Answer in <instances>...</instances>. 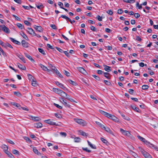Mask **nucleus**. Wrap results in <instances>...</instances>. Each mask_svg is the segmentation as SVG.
Masks as SVG:
<instances>
[{"label": "nucleus", "mask_w": 158, "mask_h": 158, "mask_svg": "<svg viewBox=\"0 0 158 158\" xmlns=\"http://www.w3.org/2000/svg\"><path fill=\"white\" fill-rule=\"evenodd\" d=\"M60 101L64 105V106L68 107H70V105L68 104L63 98H60Z\"/></svg>", "instance_id": "nucleus-8"}, {"label": "nucleus", "mask_w": 158, "mask_h": 158, "mask_svg": "<svg viewBox=\"0 0 158 158\" xmlns=\"http://www.w3.org/2000/svg\"><path fill=\"white\" fill-rule=\"evenodd\" d=\"M88 145L92 148L94 149H96V147L95 145H93L89 141H87Z\"/></svg>", "instance_id": "nucleus-22"}, {"label": "nucleus", "mask_w": 158, "mask_h": 158, "mask_svg": "<svg viewBox=\"0 0 158 158\" xmlns=\"http://www.w3.org/2000/svg\"><path fill=\"white\" fill-rule=\"evenodd\" d=\"M96 123L100 127H101L102 129H103L104 128V127L105 126L104 125H102V124L96 121Z\"/></svg>", "instance_id": "nucleus-31"}, {"label": "nucleus", "mask_w": 158, "mask_h": 158, "mask_svg": "<svg viewBox=\"0 0 158 158\" xmlns=\"http://www.w3.org/2000/svg\"><path fill=\"white\" fill-rule=\"evenodd\" d=\"M128 92L131 94H133L134 93V90L132 89H129Z\"/></svg>", "instance_id": "nucleus-50"}, {"label": "nucleus", "mask_w": 158, "mask_h": 158, "mask_svg": "<svg viewBox=\"0 0 158 158\" xmlns=\"http://www.w3.org/2000/svg\"><path fill=\"white\" fill-rule=\"evenodd\" d=\"M131 107L135 111H136L137 112H139V109L136 107L135 106H131Z\"/></svg>", "instance_id": "nucleus-30"}, {"label": "nucleus", "mask_w": 158, "mask_h": 158, "mask_svg": "<svg viewBox=\"0 0 158 158\" xmlns=\"http://www.w3.org/2000/svg\"><path fill=\"white\" fill-rule=\"evenodd\" d=\"M79 132L81 135L83 136H88V134L82 131H80Z\"/></svg>", "instance_id": "nucleus-24"}, {"label": "nucleus", "mask_w": 158, "mask_h": 158, "mask_svg": "<svg viewBox=\"0 0 158 158\" xmlns=\"http://www.w3.org/2000/svg\"><path fill=\"white\" fill-rule=\"evenodd\" d=\"M54 105L55 106H56V107L57 108L60 109H62V107L61 106L59 105L58 104H56L55 103H54Z\"/></svg>", "instance_id": "nucleus-51"}, {"label": "nucleus", "mask_w": 158, "mask_h": 158, "mask_svg": "<svg viewBox=\"0 0 158 158\" xmlns=\"http://www.w3.org/2000/svg\"><path fill=\"white\" fill-rule=\"evenodd\" d=\"M143 155L145 158H150L152 157L151 155L146 152Z\"/></svg>", "instance_id": "nucleus-20"}, {"label": "nucleus", "mask_w": 158, "mask_h": 158, "mask_svg": "<svg viewBox=\"0 0 158 158\" xmlns=\"http://www.w3.org/2000/svg\"><path fill=\"white\" fill-rule=\"evenodd\" d=\"M34 126L37 128H40L42 127L43 125L41 123H34Z\"/></svg>", "instance_id": "nucleus-17"}, {"label": "nucleus", "mask_w": 158, "mask_h": 158, "mask_svg": "<svg viewBox=\"0 0 158 158\" xmlns=\"http://www.w3.org/2000/svg\"><path fill=\"white\" fill-rule=\"evenodd\" d=\"M32 119L35 121H39L40 120L39 117H33L32 116Z\"/></svg>", "instance_id": "nucleus-34"}, {"label": "nucleus", "mask_w": 158, "mask_h": 158, "mask_svg": "<svg viewBox=\"0 0 158 158\" xmlns=\"http://www.w3.org/2000/svg\"><path fill=\"white\" fill-rule=\"evenodd\" d=\"M52 120V121L50 119H48L45 120L44 121L45 123L48 124L52 125L58 126V124L56 123L55 122H53Z\"/></svg>", "instance_id": "nucleus-5"}, {"label": "nucleus", "mask_w": 158, "mask_h": 158, "mask_svg": "<svg viewBox=\"0 0 158 158\" xmlns=\"http://www.w3.org/2000/svg\"><path fill=\"white\" fill-rule=\"evenodd\" d=\"M50 65L51 66V68H52V70H53L54 71V72H55L56 71V69H56V67L52 65L51 64H50Z\"/></svg>", "instance_id": "nucleus-61"}, {"label": "nucleus", "mask_w": 158, "mask_h": 158, "mask_svg": "<svg viewBox=\"0 0 158 158\" xmlns=\"http://www.w3.org/2000/svg\"><path fill=\"white\" fill-rule=\"evenodd\" d=\"M90 29L92 30L93 31H96V29L95 28V27L93 26H91L90 27Z\"/></svg>", "instance_id": "nucleus-63"}, {"label": "nucleus", "mask_w": 158, "mask_h": 158, "mask_svg": "<svg viewBox=\"0 0 158 158\" xmlns=\"http://www.w3.org/2000/svg\"><path fill=\"white\" fill-rule=\"evenodd\" d=\"M82 149L83 151H86L88 152H91V150L88 149L87 148H82Z\"/></svg>", "instance_id": "nucleus-49"}, {"label": "nucleus", "mask_w": 158, "mask_h": 158, "mask_svg": "<svg viewBox=\"0 0 158 158\" xmlns=\"http://www.w3.org/2000/svg\"><path fill=\"white\" fill-rule=\"evenodd\" d=\"M99 111L102 114L106 116V115H107L108 113L107 112H106L104 111H103L101 110H99Z\"/></svg>", "instance_id": "nucleus-26"}, {"label": "nucleus", "mask_w": 158, "mask_h": 158, "mask_svg": "<svg viewBox=\"0 0 158 158\" xmlns=\"http://www.w3.org/2000/svg\"><path fill=\"white\" fill-rule=\"evenodd\" d=\"M36 7L39 9H41V8H43L44 6H43V4L41 3H40L39 4V5H36Z\"/></svg>", "instance_id": "nucleus-38"}, {"label": "nucleus", "mask_w": 158, "mask_h": 158, "mask_svg": "<svg viewBox=\"0 0 158 158\" xmlns=\"http://www.w3.org/2000/svg\"><path fill=\"white\" fill-rule=\"evenodd\" d=\"M60 17H62L63 18L65 19L68 20L69 19L70 20V19H69L68 17H67V16H66V15H61Z\"/></svg>", "instance_id": "nucleus-46"}, {"label": "nucleus", "mask_w": 158, "mask_h": 158, "mask_svg": "<svg viewBox=\"0 0 158 158\" xmlns=\"http://www.w3.org/2000/svg\"><path fill=\"white\" fill-rule=\"evenodd\" d=\"M104 69L105 71L107 72H109L111 71L110 69L111 68L110 66L106 65H104Z\"/></svg>", "instance_id": "nucleus-18"}, {"label": "nucleus", "mask_w": 158, "mask_h": 158, "mask_svg": "<svg viewBox=\"0 0 158 158\" xmlns=\"http://www.w3.org/2000/svg\"><path fill=\"white\" fill-rule=\"evenodd\" d=\"M58 5L60 6V7L61 8H62V9L63 8V4L62 3L60 2H59L58 3Z\"/></svg>", "instance_id": "nucleus-54"}, {"label": "nucleus", "mask_w": 158, "mask_h": 158, "mask_svg": "<svg viewBox=\"0 0 158 158\" xmlns=\"http://www.w3.org/2000/svg\"><path fill=\"white\" fill-rule=\"evenodd\" d=\"M109 73L108 72H105L104 73V76L105 77L107 78L108 79H110V77L108 75H109Z\"/></svg>", "instance_id": "nucleus-39"}, {"label": "nucleus", "mask_w": 158, "mask_h": 158, "mask_svg": "<svg viewBox=\"0 0 158 158\" xmlns=\"http://www.w3.org/2000/svg\"><path fill=\"white\" fill-rule=\"evenodd\" d=\"M77 69L80 72L83 74H85L86 73V71L82 67H77Z\"/></svg>", "instance_id": "nucleus-10"}, {"label": "nucleus", "mask_w": 158, "mask_h": 158, "mask_svg": "<svg viewBox=\"0 0 158 158\" xmlns=\"http://www.w3.org/2000/svg\"><path fill=\"white\" fill-rule=\"evenodd\" d=\"M106 117L114 121H117V118L116 117L108 113Z\"/></svg>", "instance_id": "nucleus-6"}, {"label": "nucleus", "mask_w": 158, "mask_h": 158, "mask_svg": "<svg viewBox=\"0 0 158 158\" xmlns=\"http://www.w3.org/2000/svg\"><path fill=\"white\" fill-rule=\"evenodd\" d=\"M17 65L19 68L20 69L23 70H25L26 69V67L24 65H22L21 64H20L19 63H17Z\"/></svg>", "instance_id": "nucleus-13"}, {"label": "nucleus", "mask_w": 158, "mask_h": 158, "mask_svg": "<svg viewBox=\"0 0 158 158\" xmlns=\"http://www.w3.org/2000/svg\"><path fill=\"white\" fill-rule=\"evenodd\" d=\"M34 27L36 30L39 32H41L43 31L42 28L40 26L34 25Z\"/></svg>", "instance_id": "nucleus-12"}, {"label": "nucleus", "mask_w": 158, "mask_h": 158, "mask_svg": "<svg viewBox=\"0 0 158 158\" xmlns=\"http://www.w3.org/2000/svg\"><path fill=\"white\" fill-rule=\"evenodd\" d=\"M124 2L130 3H134L135 2V0H123Z\"/></svg>", "instance_id": "nucleus-29"}, {"label": "nucleus", "mask_w": 158, "mask_h": 158, "mask_svg": "<svg viewBox=\"0 0 158 158\" xmlns=\"http://www.w3.org/2000/svg\"><path fill=\"white\" fill-rule=\"evenodd\" d=\"M33 152L39 156H41V153L40 152H39L37 149L36 148H34L33 149Z\"/></svg>", "instance_id": "nucleus-16"}, {"label": "nucleus", "mask_w": 158, "mask_h": 158, "mask_svg": "<svg viewBox=\"0 0 158 158\" xmlns=\"http://www.w3.org/2000/svg\"><path fill=\"white\" fill-rule=\"evenodd\" d=\"M24 54L25 56L29 60H30L32 62L34 63L35 62V60L30 55L27 53H25Z\"/></svg>", "instance_id": "nucleus-11"}, {"label": "nucleus", "mask_w": 158, "mask_h": 158, "mask_svg": "<svg viewBox=\"0 0 158 158\" xmlns=\"http://www.w3.org/2000/svg\"><path fill=\"white\" fill-rule=\"evenodd\" d=\"M27 31L29 34L32 35L33 36V35H35V33L34 32L32 28L30 27H28L27 28Z\"/></svg>", "instance_id": "nucleus-7"}, {"label": "nucleus", "mask_w": 158, "mask_h": 158, "mask_svg": "<svg viewBox=\"0 0 158 158\" xmlns=\"http://www.w3.org/2000/svg\"><path fill=\"white\" fill-rule=\"evenodd\" d=\"M100 139L104 143L106 144L107 143V141L103 138H101Z\"/></svg>", "instance_id": "nucleus-56"}, {"label": "nucleus", "mask_w": 158, "mask_h": 158, "mask_svg": "<svg viewBox=\"0 0 158 158\" xmlns=\"http://www.w3.org/2000/svg\"><path fill=\"white\" fill-rule=\"evenodd\" d=\"M148 88V86L147 85H142V89L143 90L147 89Z\"/></svg>", "instance_id": "nucleus-42"}, {"label": "nucleus", "mask_w": 158, "mask_h": 158, "mask_svg": "<svg viewBox=\"0 0 158 158\" xmlns=\"http://www.w3.org/2000/svg\"><path fill=\"white\" fill-rule=\"evenodd\" d=\"M24 23L25 25H27V26H29L31 24V23L28 21L27 20H25L24 21Z\"/></svg>", "instance_id": "nucleus-60"}, {"label": "nucleus", "mask_w": 158, "mask_h": 158, "mask_svg": "<svg viewBox=\"0 0 158 158\" xmlns=\"http://www.w3.org/2000/svg\"><path fill=\"white\" fill-rule=\"evenodd\" d=\"M66 99L69 100L71 102H77L75 101L72 98H70L69 97V95L67 96H66L64 97Z\"/></svg>", "instance_id": "nucleus-36"}, {"label": "nucleus", "mask_w": 158, "mask_h": 158, "mask_svg": "<svg viewBox=\"0 0 158 158\" xmlns=\"http://www.w3.org/2000/svg\"><path fill=\"white\" fill-rule=\"evenodd\" d=\"M96 19L99 21H101L102 20V17H101L100 15H98L96 17Z\"/></svg>", "instance_id": "nucleus-52"}, {"label": "nucleus", "mask_w": 158, "mask_h": 158, "mask_svg": "<svg viewBox=\"0 0 158 158\" xmlns=\"http://www.w3.org/2000/svg\"><path fill=\"white\" fill-rule=\"evenodd\" d=\"M40 67L43 69L45 71H47L48 72H49L50 70L48 69V68L45 66L44 65L41 64H40L39 65Z\"/></svg>", "instance_id": "nucleus-14"}, {"label": "nucleus", "mask_w": 158, "mask_h": 158, "mask_svg": "<svg viewBox=\"0 0 158 158\" xmlns=\"http://www.w3.org/2000/svg\"><path fill=\"white\" fill-rule=\"evenodd\" d=\"M55 73H56V74L60 78H62L63 77V76L60 73L57 69H56Z\"/></svg>", "instance_id": "nucleus-23"}, {"label": "nucleus", "mask_w": 158, "mask_h": 158, "mask_svg": "<svg viewBox=\"0 0 158 158\" xmlns=\"http://www.w3.org/2000/svg\"><path fill=\"white\" fill-rule=\"evenodd\" d=\"M12 152L14 154L18 155H19V152L16 150L13 149L12 150Z\"/></svg>", "instance_id": "nucleus-40"}, {"label": "nucleus", "mask_w": 158, "mask_h": 158, "mask_svg": "<svg viewBox=\"0 0 158 158\" xmlns=\"http://www.w3.org/2000/svg\"><path fill=\"white\" fill-rule=\"evenodd\" d=\"M38 49L39 51L43 55H45V53L44 51L42 49L39 48Z\"/></svg>", "instance_id": "nucleus-41"}, {"label": "nucleus", "mask_w": 158, "mask_h": 158, "mask_svg": "<svg viewBox=\"0 0 158 158\" xmlns=\"http://www.w3.org/2000/svg\"><path fill=\"white\" fill-rule=\"evenodd\" d=\"M92 76L94 78H95L96 80H98V81H100V78L98 77V76H96L95 75H92Z\"/></svg>", "instance_id": "nucleus-53"}, {"label": "nucleus", "mask_w": 158, "mask_h": 158, "mask_svg": "<svg viewBox=\"0 0 158 158\" xmlns=\"http://www.w3.org/2000/svg\"><path fill=\"white\" fill-rule=\"evenodd\" d=\"M103 129L105 130L106 132L112 134V131L110 130V129L108 127H104L103 128Z\"/></svg>", "instance_id": "nucleus-19"}, {"label": "nucleus", "mask_w": 158, "mask_h": 158, "mask_svg": "<svg viewBox=\"0 0 158 158\" xmlns=\"http://www.w3.org/2000/svg\"><path fill=\"white\" fill-rule=\"evenodd\" d=\"M123 118L126 120L129 121L130 120V118L127 116H126L124 115L123 114H121Z\"/></svg>", "instance_id": "nucleus-43"}, {"label": "nucleus", "mask_w": 158, "mask_h": 158, "mask_svg": "<svg viewBox=\"0 0 158 158\" xmlns=\"http://www.w3.org/2000/svg\"><path fill=\"white\" fill-rule=\"evenodd\" d=\"M106 12L110 15H111L113 14V12L111 10H107Z\"/></svg>", "instance_id": "nucleus-62"}, {"label": "nucleus", "mask_w": 158, "mask_h": 158, "mask_svg": "<svg viewBox=\"0 0 158 158\" xmlns=\"http://www.w3.org/2000/svg\"><path fill=\"white\" fill-rule=\"evenodd\" d=\"M123 12L122 9H119L117 11V13L118 14H121Z\"/></svg>", "instance_id": "nucleus-55"}, {"label": "nucleus", "mask_w": 158, "mask_h": 158, "mask_svg": "<svg viewBox=\"0 0 158 158\" xmlns=\"http://www.w3.org/2000/svg\"><path fill=\"white\" fill-rule=\"evenodd\" d=\"M53 91L62 97H65V96H68V94L65 92L58 89L53 88Z\"/></svg>", "instance_id": "nucleus-1"}, {"label": "nucleus", "mask_w": 158, "mask_h": 158, "mask_svg": "<svg viewBox=\"0 0 158 158\" xmlns=\"http://www.w3.org/2000/svg\"><path fill=\"white\" fill-rule=\"evenodd\" d=\"M4 45H5V46H3V47L5 48H6L7 47H8L11 48H13L11 45L8 43H5Z\"/></svg>", "instance_id": "nucleus-27"}, {"label": "nucleus", "mask_w": 158, "mask_h": 158, "mask_svg": "<svg viewBox=\"0 0 158 158\" xmlns=\"http://www.w3.org/2000/svg\"><path fill=\"white\" fill-rule=\"evenodd\" d=\"M140 15L138 13H135L134 14V16L136 18H138L140 17Z\"/></svg>", "instance_id": "nucleus-64"}, {"label": "nucleus", "mask_w": 158, "mask_h": 158, "mask_svg": "<svg viewBox=\"0 0 158 158\" xmlns=\"http://www.w3.org/2000/svg\"><path fill=\"white\" fill-rule=\"evenodd\" d=\"M21 35L23 37L25 40H29V39L27 36L23 32L22 34Z\"/></svg>", "instance_id": "nucleus-35"}, {"label": "nucleus", "mask_w": 158, "mask_h": 158, "mask_svg": "<svg viewBox=\"0 0 158 158\" xmlns=\"http://www.w3.org/2000/svg\"><path fill=\"white\" fill-rule=\"evenodd\" d=\"M73 120L75 122L82 126H85L87 124L86 123L83 119L74 118Z\"/></svg>", "instance_id": "nucleus-2"}, {"label": "nucleus", "mask_w": 158, "mask_h": 158, "mask_svg": "<svg viewBox=\"0 0 158 158\" xmlns=\"http://www.w3.org/2000/svg\"><path fill=\"white\" fill-rule=\"evenodd\" d=\"M22 44L23 46L25 48H28L29 46V43L26 42L25 40H23L22 41Z\"/></svg>", "instance_id": "nucleus-9"}, {"label": "nucleus", "mask_w": 158, "mask_h": 158, "mask_svg": "<svg viewBox=\"0 0 158 158\" xmlns=\"http://www.w3.org/2000/svg\"><path fill=\"white\" fill-rule=\"evenodd\" d=\"M32 81L31 82V85L34 86H36L37 85V84L36 83V81H34L33 79H32Z\"/></svg>", "instance_id": "nucleus-33"}, {"label": "nucleus", "mask_w": 158, "mask_h": 158, "mask_svg": "<svg viewBox=\"0 0 158 158\" xmlns=\"http://www.w3.org/2000/svg\"><path fill=\"white\" fill-rule=\"evenodd\" d=\"M69 82L72 85H75L76 84L75 82L71 80H69Z\"/></svg>", "instance_id": "nucleus-59"}, {"label": "nucleus", "mask_w": 158, "mask_h": 158, "mask_svg": "<svg viewBox=\"0 0 158 158\" xmlns=\"http://www.w3.org/2000/svg\"><path fill=\"white\" fill-rule=\"evenodd\" d=\"M19 28H21V29H23V28L24 26H23L22 24L21 23H17L16 25Z\"/></svg>", "instance_id": "nucleus-48"}, {"label": "nucleus", "mask_w": 158, "mask_h": 158, "mask_svg": "<svg viewBox=\"0 0 158 158\" xmlns=\"http://www.w3.org/2000/svg\"><path fill=\"white\" fill-rule=\"evenodd\" d=\"M2 148L3 149L5 152L8 150V148L6 145L4 144L2 145Z\"/></svg>", "instance_id": "nucleus-28"}, {"label": "nucleus", "mask_w": 158, "mask_h": 158, "mask_svg": "<svg viewBox=\"0 0 158 158\" xmlns=\"http://www.w3.org/2000/svg\"><path fill=\"white\" fill-rule=\"evenodd\" d=\"M55 83L57 85L59 86L60 88L64 90L65 91L67 90V88L63 84L60 83L58 81H56L55 82Z\"/></svg>", "instance_id": "nucleus-3"}, {"label": "nucleus", "mask_w": 158, "mask_h": 158, "mask_svg": "<svg viewBox=\"0 0 158 158\" xmlns=\"http://www.w3.org/2000/svg\"><path fill=\"white\" fill-rule=\"evenodd\" d=\"M11 104L13 105L14 106H15L16 107H20V105L19 104H18L16 103H15V102H12L11 103Z\"/></svg>", "instance_id": "nucleus-44"}, {"label": "nucleus", "mask_w": 158, "mask_h": 158, "mask_svg": "<svg viewBox=\"0 0 158 158\" xmlns=\"http://www.w3.org/2000/svg\"><path fill=\"white\" fill-rule=\"evenodd\" d=\"M136 6L137 7H138V9H141L142 8V5L140 4L139 5L138 2H137L136 4Z\"/></svg>", "instance_id": "nucleus-45"}, {"label": "nucleus", "mask_w": 158, "mask_h": 158, "mask_svg": "<svg viewBox=\"0 0 158 158\" xmlns=\"http://www.w3.org/2000/svg\"><path fill=\"white\" fill-rule=\"evenodd\" d=\"M138 138L141 141L143 142H147V140L143 138L140 136H138Z\"/></svg>", "instance_id": "nucleus-32"}, {"label": "nucleus", "mask_w": 158, "mask_h": 158, "mask_svg": "<svg viewBox=\"0 0 158 158\" xmlns=\"http://www.w3.org/2000/svg\"><path fill=\"white\" fill-rule=\"evenodd\" d=\"M104 82L106 85H110L111 84L110 82L107 80H104Z\"/></svg>", "instance_id": "nucleus-57"}, {"label": "nucleus", "mask_w": 158, "mask_h": 158, "mask_svg": "<svg viewBox=\"0 0 158 158\" xmlns=\"http://www.w3.org/2000/svg\"><path fill=\"white\" fill-rule=\"evenodd\" d=\"M120 131L124 135H128L129 134V131L124 130L122 128H120Z\"/></svg>", "instance_id": "nucleus-15"}, {"label": "nucleus", "mask_w": 158, "mask_h": 158, "mask_svg": "<svg viewBox=\"0 0 158 158\" xmlns=\"http://www.w3.org/2000/svg\"><path fill=\"white\" fill-rule=\"evenodd\" d=\"M18 57L24 63H26L25 60L24 58V57L23 56H22L21 55H19V56H18Z\"/></svg>", "instance_id": "nucleus-37"}, {"label": "nucleus", "mask_w": 158, "mask_h": 158, "mask_svg": "<svg viewBox=\"0 0 158 158\" xmlns=\"http://www.w3.org/2000/svg\"><path fill=\"white\" fill-rule=\"evenodd\" d=\"M74 142L75 143H79L81 141V139L80 138L77 137L74 138Z\"/></svg>", "instance_id": "nucleus-25"}, {"label": "nucleus", "mask_w": 158, "mask_h": 158, "mask_svg": "<svg viewBox=\"0 0 158 158\" xmlns=\"http://www.w3.org/2000/svg\"><path fill=\"white\" fill-rule=\"evenodd\" d=\"M60 135L62 136L65 137L67 135V134L66 133L64 132H60Z\"/></svg>", "instance_id": "nucleus-58"}, {"label": "nucleus", "mask_w": 158, "mask_h": 158, "mask_svg": "<svg viewBox=\"0 0 158 158\" xmlns=\"http://www.w3.org/2000/svg\"><path fill=\"white\" fill-rule=\"evenodd\" d=\"M0 51L2 52V54L4 56L6 57L7 56V55L6 54V53L4 52V51L2 48H0Z\"/></svg>", "instance_id": "nucleus-47"}, {"label": "nucleus", "mask_w": 158, "mask_h": 158, "mask_svg": "<svg viewBox=\"0 0 158 158\" xmlns=\"http://www.w3.org/2000/svg\"><path fill=\"white\" fill-rule=\"evenodd\" d=\"M0 27L1 28L2 31L4 32L7 33H9L10 32V31L9 29L6 27L4 25H0Z\"/></svg>", "instance_id": "nucleus-4"}, {"label": "nucleus", "mask_w": 158, "mask_h": 158, "mask_svg": "<svg viewBox=\"0 0 158 158\" xmlns=\"http://www.w3.org/2000/svg\"><path fill=\"white\" fill-rule=\"evenodd\" d=\"M5 153L8 155V156L11 158L14 157L13 155L8 150L6 152H5Z\"/></svg>", "instance_id": "nucleus-21"}]
</instances>
